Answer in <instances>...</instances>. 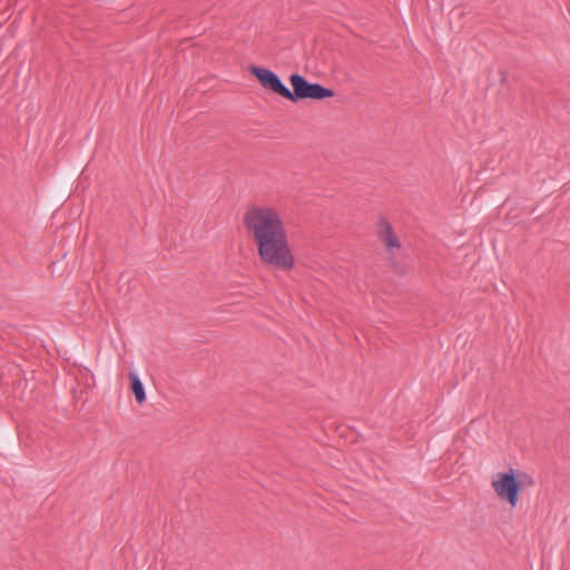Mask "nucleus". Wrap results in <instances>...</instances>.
<instances>
[{"mask_svg":"<svg viewBox=\"0 0 570 570\" xmlns=\"http://www.w3.org/2000/svg\"><path fill=\"white\" fill-rule=\"evenodd\" d=\"M245 226L265 263L283 269L293 268L294 257L288 247L286 230L278 216H245Z\"/></svg>","mask_w":570,"mask_h":570,"instance_id":"f257e3e1","label":"nucleus"},{"mask_svg":"<svg viewBox=\"0 0 570 570\" xmlns=\"http://www.w3.org/2000/svg\"><path fill=\"white\" fill-rule=\"evenodd\" d=\"M289 83L293 90L288 89L286 99L291 101H298L302 99L323 100L334 96V91L317 82H309L305 77L299 73L289 76Z\"/></svg>","mask_w":570,"mask_h":570,"instance_id":"f03ea898","label":"nucleus"},{"mask_svg":"<svg viewBox=\"0 0 570 570\" xmlns=\"http://www.w3.org/2000/svg\"><path fill=\"white\" fill-rule=\"evenodd\" d=\"M494 493L499 499L505 501L511 508H514L519 501L521 484L518 482L514 470L497 473L491 482Z\"/></svg>","mask_w":570,"mask_h":570,"instance_id":"7ed1b4c3","label":"nucleus"},{"mask_svg":"<svg viewBox=\"0 0 570 570\" xmlns=\"http://www.w3.org/2000/svg\"><path fill=\"white\" fill-rule=\"evenodd\" d=\"M249 71L253 76H255L258 79V81L265 89H268V90L286 98L288 88L281 80V78L278 77V75L276 72H274L273 70H269V69L257 67V66H252L249 68Z\"/></svg>","mask_w":570,"mask_h":570,"instance_id":"20e7f679","label":"nucleus"},{"mask_svg":"<svg viewBox=\"0 0 570 570\" xmlns=\"http://www.w3.org/2000/svg\"><path fill=\"white\" fill-rule=\"evenodd\" d=\"M376 235L389 254V257L391 259L395 258L401 252L402 244L392 225L385 219H381L377 224Z\"/></svg>","mask_w":570,"mask_h":570,"instance_id":"39448f33","label":"nucleus"},{"mask_svg":"<svg viewBox=\"0 0 570 570\" xmlns=\"http://www.w3.org/2000/svg\"><path fill=\"white\" fill-rule=\"evenodd\" d=\"M129 379L131 382V390L132 393L135 394L136 401L138 403H144L146 401V393L140 379L136 373L132 372L129 373Z\"/></svg>","mask_w":570,"mask_h":570,"instance_id":"423d86ee","label":"nucleus"},{"mask_svg":"<svg viewBox=\"0 0 570 570\" xmlns=\"http://www.w3.org/2000/svg\"><path fill=\"white\" fill-rule=\"evenodd\" d=\"M525 206L521 205L518 196H510L501 204V210L513 212V210H527Z\"/></svg>","mask_w":570,"mask_h":570,"instance_id":"0eeeda50","label":"nucleus"},{"mask_svg":"<svg viewBox=\"0 0 570 570\" xmlns=\"http://www.w3.org/2000/svg\"><path fill=\"white\" fill-rule=\"evenodd\" d=\"M247 214H257V215H261V214H276L273 209L271 208H258V207H254L250 212H248Z\"/></svg>","mask_w":570,"mask_h":570,"instance_id":"6e6552de","label":"nucleus"}]
</instances>
